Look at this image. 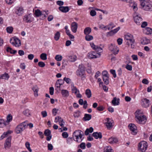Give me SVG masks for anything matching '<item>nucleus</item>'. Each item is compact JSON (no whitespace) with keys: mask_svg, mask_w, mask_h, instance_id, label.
<instances>
[{"mask_svg":"<svg viewBox=\"0 0 152 152\" xmlns=\"http://www.w3.org/2000/svg\"><path fill=\"white\" fill-rule=\"evenodd\" d=\"M136 120L140 124H144L146 121V116L143 115L141 110H137L135 113Z\"/></svg>","mask_w":152,"mask_h":152,"instance_id":"obj_1","label":"nucleus"},{"mask_svg":"<svg viewBox=\"0 0 152 152\" xmlns=\"http://www.w3.org/2000/svg\"><path fill=\"white\" fill-rule=\"evenodd\" d=\"M125 39L128 41L126 42V45L129 47L130 45L131 48H134L135 47L134 45L135 40L133 36L129 33H127L125 35Z\"/></svg>","mask_w":152,"mask_h":152,"instance_id":"obj_2","label":"nucleus"},{"mask_svg":"<svg viewBox=\"0 0 152 152\" xmlns=\"http://www.w3.org/2000/svg\"><path fill=\"white\" fill-rule=\"evenodd\" d=\"M83 133L80 130L75 131L73 133L72 138L73 140L78 142H80L83 139Z\"/></svg>","mask_w":152,"mask_h":152,"instance_id":"obj_3","label":"nucleus"},{"mask_svg":"<svg viewBox=\"0 0 152 152\" xmlns=\"http://www.w3.org/2000/svg\"><path fill=\"white\" fill-rule=\"evenodd\" d=\"M76 75L80 77L82 80L86 79V74L84 67L80 65L78 69L76 72Z\"/></svg>","mask_w":152,"mask_h":152,"instance_id":"obj_4","label":"nucleus"},{"mask_svg":"<svg viewBox=\"0 0 152 152\" xmlns=\"http://www.w3.org/2000/svg\"><path fill=\"white\" fill-rule=\"evenodd\" d=\"M140 8L146 11H149L152 8V2L148 1L140 4Z\"/></svg>","mask_w":152,"mask_h":152,"instance_id":"obj_5","label":"nucleus"},{"mask_svg":"<svg viewBox=\"0 0 152 152\" xmlns=\"http://www.w3.org/2000/svg\"><path fill=\"white\" fill-rule=\"evenodd\" d=\"M148 144L145 141H142L139 143L138 146V150L141 152H145L147 149Z\"/></svg>","mask_w":152,"mask_h":152,"instance_id":"obj_6","label":"nucleus"},{"mask_svg":"<svg viewBox=\"0 0 152 152\" xmlns=\"http://www.w3.org/2000/svg\"><path fill=\"white\" fill-rule=\"evenodd\" d=\"M27 127V124L23 122L17 126L15 129V132L17 134L20 133Z\"/></svg>","mask_w":152,"mask_h":152,"instance_id":"obj_7","label":"nucleus"},{"mask_svg":"<svg viewBox=\"0 0 152 152\" xmlns=\"http://www.w3.org/2000/svg\"><path fill=\"white\" fill-rule=\"evenodd\" d=\"M10 43L14 46L18 47L21 45L20 40L18 38L14 37L10 40Z\"/></svg>","mask_w":152,"mask_h":152,"instance_id":"obj_8","label":"nucleus"},{"mask_svg":"<svg viewBox=\"0 0 152 152\" xmlns=\"http://www.w3.org/2000/svg\"><path fill=\"white\" fill-rule=\"evenodd\" d=\"M108 48L109 50L115 55L117 54L119 52V49L117 47L112 44L108 45Z\"/></svg>","mask_w":152,"mask_h":152,"instance_id":"obj_9","label":"nucleus"},{"mask_svg":"<svg viewBox=\"0 0 152 152\" xmlns=\"http://www.w3.org/2000/svg\"><path fill=\"white\" fill-rule=\"evenodd\" d=\"M101 54L100 52L96 53L95 51H91L88 54V56L89 58H96L99 57Z\"/></svg>","mask_w":152,"mask_h":152,"instance_id":"obj_10","label":"nucleus"},{"mask_svg":"<svg viewBox=\"0 0 152 152\" xmlns=\"http://www.w3.org/2000/svg\"><path fill=\"white\" fill-rule=\"evenodd\" d=\"M11 137H8L6 140L4 144V147L5 149L9 148L11 146Z\"/></svg>","mask_w":152,"mask_h":152,"instance_id":"obj_11","label":"nucleus"},{"mask_svg":"<svg viewBox=\"0 0 152 152\" xmlns=\"http://www.w3.org/2000/svg\"><path fill=\"white\" fill-rule=\"evenodd\" d=\"M134 19L135 22L138 25H140L142 21V18L136 13L134 14Z\"/></svg>","mask_w":152,"mask_h":152,"instance_id":"obj_12","label":"nucleus"},{"mask_svg":"<svg viewBox=\"0 0 152 152\" xmlns=\"http://www.w3.org/2000/svg\"><path fill=\"white\" fill-rule=\"evenodd\" d=\"M129 128L132 133L133 134H135L137 133V127L134 124H130L129 125Z\"/></svg>","mask_w":152,"mask_h":152,"instance_id":"obj_13","label":"nucleus"},{"mask_svg":"<svg viewBox=\"0 0 152 152\" xmlns=\"http://www.w3.org/2000/svg\"><path fill=\"white\" fill-rule=\"evenodd\" d=\"M141 104L143 107H147L149 106V101L146 98H144L142 100Z\"/></svg>","mask_w":152,"mask_h":152,"instance_id":"obj_14","label":"nucleus"},{"mask_svg":"<svg viewBox=\"0 0 152 152\" xmlns=\"http://www.w3.org/2000/svg\"><path fill=\"white\" fill-rule=\"evenodd\" d=\"M107 122L106 123V126L109 130L111 129L113 127L112 124L113 122V121L110 119L109 118H106Z\"/></svg>","mask_w":152,"mask_h":152,"instance_id":"obj_15","label":"nucleus"},{"mask_svg":"<svg viewBox=\"0 0 152 152\" xmlns=\"http://www.w3.org/2000/svg\"><path fill=\"white\" fill-rule=\"evenodd\" d=\"M44 134L47 136L46 140L47 141H50L52 138L51 131L48 129L45 130L44 132Z\"/></svg>","mask_w":152,"mask_h":152,"instance_id":"obj_16","label":"nucleus"},{"mask_svg":"<svg viewBox=\"0 0 152 152\" xmlns=\"http://www.w3.org/2000/svg\"><path fill=\"white\" fill-rule=\"evenodd\" d=\"M78 24L76 22L72 23L71 25V30L74 33H76L77 31Z\"/></svg>","mask_w":152,"mask_h":152,"instance_id":"obj_17","label":"nucleus"},{"mask_svg":"<svg viewBox=\"0 0 152 152\" xmlns=\"http://www.w3.org/2000/svg\"><path fill=\"white\" fill-rule=\"evenodd\" d=\"M118 141V139L116 137H111L108 140V142L110 144L117 143Z\"/></svg>","mask_w":152,"mask_h":152,"instance_id":"obj_18","label":"nucleus"},{"mask_svg":"<svg viewBox=\"0 0 152 152\" xmlns=\"http://www.w3.org/2000/svg\"><path fill=\"white\" fill-rule=\"evenodd\" d=\"M141 44L143 45H147L150 42V40L145 37H143L140 39Z\"/></svg>","mask_w":152,"mask_h":152,"instance_id":"obj_19","label":"nucleus"},{"mask_svg":"<svg viewBox=\"0 0 152 152\" xmlns=\"http://www.w3.org/2000/svg\"><path fill=\"white\" fill-rule=\"evenodd\" d=\"M59 10L62 12L66 13L69 12V9L67 6H60L58 8Z\"/></svg>","mask_w":152,"mask_h":152,"instance_id":"obj_20","label":"nucleus"},{"mask_svg":"<svg viewBox=\"0 0 152 152\" xmlns=\"http://www.w3.org/2000/svg\"><path fill=\"white\" fill-rule=\"evenodd\" d=\"M92 135L96 139H101L102 137V133L100 132H94L93 133Z\"/></svg>","mask_w":152,"mask_h":152,"instance_id":"obj_21","label":"nucleus"},{"mask_svg":"<svg viewBox=\"0 0 152 152\" xmlns=\"http://www.w3.org/2000/svg\"><path fill=\"white\" fill-rule=\"evenodd\" d=\"M23 20L24 21L27 23H30L32 21L31 16L30 15H25L24 16Z\"/></svg>","mask_w":152,"mask_h":152,"instance_id":"obj_22","label":"nucleus"},{"mask_svg":"<svg viewBox=\"0 0 152 152\" xmlns=\"http://www.w3.org/2000/svg\"><path fill=\"white\" fill-rule=\"evenodd\" d=\"M32 90L34 92V96L36 97L38 95V92L39 90L37 86V85L34 86L32 87Z\"/></svg>","mask_w":152,"mask_h":152,"instance_id":"obj_23","label":"nucleus"},{"mask_svg":"<svg viewBox=\"0 0 152 152\" xmlns=\"http://www.w3.org/2000/svg\"><path fill=\"white\" fill-rule=\"evenodd\" d=\"M23 12V9L22 7H20L17 9L15 11L16 13L18 16L21 15Z\"/></svg>","mask_w":152,"mask_h":152,"instance_id":"obj_24","label":"nucleus"},{"mask_svg":"<svg viewBox=\"0 0 152 152\" xmlns=\"http://www.w3.org/2000/svg\"><path fill=\"white\" fill-rule=\"evenodd\" d=\"M12 133V132L10 130H8L6 132H4L3 134L1 136L0 139L1 140H2L4 138L6 137L8 134H11Z\"/></svg>","mask_w":152,"mask_h":152,"instance_id":"obj_25","label":"nucleus"},{"mask_svg":"<svg viewBox=\"0 0 152 152\" xmlns=\"http://www.w3.org/2000/svg\"><path fill=\"white\" fill-rule=\"evenodd\" d=\"M9 77L10 76L7 73H5L4 74L1 75L0 77V79L8 80Z\"/></svg>","mask_w":152,"mask_h":152,"instance_id":"obj_26","label":"nucleus"},{"mask_svg":"<svg viewBox=\"0 0 152 152\" xmlns=\"http://www.w3.org/2000/svg\"><path fill=\"white\" fill-rule=\"evenodd\" d=\"M119 99H118L117 101L116 97H114L112 101L113 104L114 106L118 105L119 104Z\"/></svg>","mask_w":152,"mask_h":152,"instance_id":"obj_27","label":"nucleus"},{"mask_svg":"<svg viewBox=\"0 0 152 152\" xmlns=\"http://www.w3.org/2000/svg\"><path fill=\"white\" fill-rule=\"evenodd\" d=\"M104 152H113V151L110 146L105 147L104 149Z\"/></svg>","mask_w":152,"mask_h":152,"instance_id":"obj_28","label":"nucleus"},{"mask_svg":"<svg viewBox=\"0 0 152 152\" xmlns=\"http://www.w3.org/2000/svg\"><path fill=\"white\" fill-rule=\"evenodd\" d=\"M85 94L87 98H91L92 96V93L91 90L89 89H87L85 91Z\"/></svg>","mask_w":152,"mask_h":152,"instance_id":"obj_29","label":"nucleus"},{"mask_svg":"<svg viewBox=\"0 0 152 152\" xmlns=\"http://www.w3.org/2000/svg\"><path fill=\"white\" fill-rule=\"evenodd\" d=\"M61 93L64 97H67L69 95L68 91L66 90H62L61 91Z\"/></svg>","mask_w":152,"mask_h":152,"instance_id":"obj_30","label":"nucleus"},{"mask_svg":"<svg viewBox=\"0 0 152 152\" xmlns=\"http://www.w3.org/2000/svg\"><path fill=\"white\" fill-rule=\"evenodd\" d=\"M6 51L7 52H9L11 54H15L17 53V51L15 50H13L12 49L9 47L7 48Z\"/></svg>","mask_w":152,"mask_h":152,"instance_id":"obj_31","label":"nucleus"},{"mask_svg":"<svg viewBox=\"0 0 152 152\" xmlns=\"http://www.w3.org/2000/svg\"><path fill=\"white\" fill-rule=\"evenodd\" d=\"M91 29L90 27H86L84 30V33L85 35L89 34L91 32Z\"/></svg>","mask_w":152,"mask_h":152,"instance_id":"obj_32","label":"nucleus"},{"mask_svg":"<svg viewBox=\"0 0 152 152\" xmlns=\"http://www.w3.org/2000/svg\"><path fill=\"white\" fill-rule=\"evenodd\" d=\"M94 129L92 127H91L89 129H87L85 132V134L86 135H87L89 133H92Z\"/></svg>","mask_w":152,"mask_h":152,"instance_id":"obj_33","label":"nucleus"},{"mask_svg":"<svg viewBox=\"0 0 152 152\" xmlns=\"http://www.w3.org/2000/svg\"><path fill=\"white\" fill-rule=\"evenodd\" d=\"M91 115L89 114H86L84 115V117L83 118V120L85 121H89L91 119Z\"/></svg>","mask_w":152,"mask_h":152,"instance_id":"obj_34","label":"nucleus"},{"mask_svg":"<svg viewBox=\"0 0 152 152\" xmlns=\"http://www.w3.org/2000/svg\"><path fill=\"white\" fill-rule=\"evenodd\" d=\"M77 57L75 56H71L68 57V60L69 61L74 62L76 60Z\"/></svg>","mask_w":152,"mask_h":152,"instance_id":"obj_35","label":"nucleus"},{"mask_svg":"<svg viewBox=\"0 0 152 152\" xmlns=\"http://www.w3.org/2000/svg\"><path fill=\"white\" fill-rule=\"evenodd\" d=\"M60 36V34L59 32L58 31L54 35V39L56 41H58Z\"/></svg>","mask_w":152,"mask_h":152,"instance_id":"obj_36","label":"nucleus"},{"mask_svg":"<svg viewBox=\"0 0 152 152\" xmlns=\"http://www.w3.org/2000/svg\"><path fill=\"white\" fill-rule=\"evenodd\" d=\"M107 28L109 30L113 29L115 27V25L113 23H110L107 26Z\"/></svg>","mask_w":152,"mask_h":152,"instance_id":"obj_37","label":"nucleus"},{"mask_svg":"<svg viewBox=\"0 0 152 152\" xmlns=\"http://www.w3.org/2000/svg\"><path fill=\"white\" fill-rule=\"evenodd\" d=\"M109 76L103 77V80L106 85H108L109 83Z\"/></svg>","mask_w":152,"mask_h":152,"instance_id":"obj_38","label":"nucleus"},{"mask_svg":"<svg viewBox=\"0 0 152 152\" xmlns=\"http://www.w3.org/2000/svg\"><path fill=\"white\" fill-rule=\"evenodd\" d=\"M145 30L146 31V34L148 35L151 34H152V29L150 28H146Z\"/></svg>","mask_w":152,"mask_h":152,"instance_id":"obj_39","label":"nucleus"},{"mask_svg":"<svg viewBox=\"0 0 152 152\" xmlns=\"http://www.w3.org/2000/svg\"><path fill=\"white\" fill-rule=\"evenodd\" d=\"M42 11L40 10L37 9L35 10V14L36 16L38 17L41 15Z\"/></svg>","mask_w":152,"mask_h":152,"instance_id":"obj_40","label":"nucleus"},{"mask_svg":"<svg viewBox=\"0 0 152 152\" xmlns=\"http://www.w3.org/2000/svg\"><path fill=\"white\" fill-rule=\"evenodd\" d=\"M72 90L73 93L76 94L77 92H79V90L75 86H73L72 87Z\"/></svg>","mask_w":152,"mask_h":152,"instance_id":"obj_41","label":"nucleus"},{"mask_svg":"<svg viewBox=\"0 0 152 152\" xmlns=\"http://www.w3.org/2000/svg\"><path fill=\"white\" fill-rule=\"evenodd\" d=\"M13 30V28L12 26L8 27L6 28V30L7 33L10 34L11 33Z\"/></svg>","mask_w":152,"mask_h":152,"instance_id":"obj_42","label":"nucleus"},{"mask_svg":"<svg viewBox=\"0 0 152 152\" xmlns=\"http://www.w3.org/2000/svg\"><path fill=\"white\" fill-rule=\"evenodd\" d=\"M86 39L88 41H90L93 39V37L89 34L86 35L85 37Z\"/></svg>","mask_w":152,"mask_h":152,"instance_id":"obj_43","label":"nucleus"},{"mask_svg":"<svg viewBox=\"0 0 152 152\" xmlns=\"http://www.w3.org/2000/svg\"><path fill=\"white\" fill-rule=\"evenodd\" d=\"M56 60L58 61H61L62 59V56L60 55H56L55 57Z\"/></svg>","mask_w":152,"mask_h":152,"instance_id":"obj_44","label":"nucleus"},{"mask_svg":"<svg viewBox=\"0 0 152 152\" xmlns=\"http://www.w3.org/2000/svg\"><path fill=\"white\" fill-rule=\"evenodd\" d=\"M73 140L72 137H69L66 140V142L67 144L71 145L73 142Z\"/></svg>","mask_w":152,"mask_h":152,"instance_id":"obj_45","label":"nucleus"},{"mask_svg":"<svg viewBox=\"0 0 152 152\" xmlns=\"http://www.w3.org/2000/svg\"><path fill=\"white\" fill-rule=\"evenodd\" d=\"M41 58L43 60H45L47 59V55L45 53L41 54L40 56Z\"/></svg>","mask_w":152,"mask_h":152,"instance_id":"obj_46","label":"nucleus"},{"mask_svg":"<svg viewBox=\"0 0 152 152\" xmlns=\"http://www.w3.org/2000/svg\"><path fill=\"white\" fill-rule=\"evenodd\" d=\"M25 145L26 148L28 149V150L30 152L32 151V150L30 147V143L28 142H26V143Z\"/></svg>","mask_w":152,"mask_h":152,"instance_id":"obj_47","label":"nucleus"},{"mask_svg":"<svg viewBox=\"0 0 152 152\" xmlns=\"http://www.w3.org/2000/svg\"><path fill=\"white\" fill-rule=\"evenodd\" d=\"M48 11H42L41 15H44V17L45 18L47 16V15L48 14Z\"/></svg>","mask_w":152,"mask_h":152,"instance_id":"obj_48","label":"nucleus"},{"mask_svg":"<svg viewBox=\"0 0 152 152\" xmlns=\"http://www.w3.org/2000/svg\"><path fill=\"white\" fill-rule=\"evenodd\" d=\"M91 46L93 49L94 50H97L98 47L97 46L95 45L93 43L90 44Z\"/></svg>","mask_w":152,"mask_h":152,"instance_id":"obj_49","label":"nucleus"},{"mask_svg":"<svg viewBox=\"0 0 152 152\" xmlns=\"http://www.w3.org/2000/svg\"><path fill=\"white\" fill-rule=\"evenodd\" d=\"M23 113L25 115L27 116H28L30 115L29 111L28 110H26L23 112Z\"/></svg>","mask_w":152,"mask_h":152,"instance_id":"obj_50","label":"nucleus"},{"mask_svg":"<svg viewBox=\"0 0 152 152\" xmlns=\"http://www.w3.org/2000/svg\"><path fill=\"white\" fill-rule=\"evenodd\" d=\"M38 65L41 67H43L45 66V63L42 61H40L39 62Z\"/></svg>","mask_w":152,"mask_h":152,"instance_id":"obj_51","label":"nucleus"},{"mask_svg":"<svg viewBox=\"0 0 152 152\" xmlns=\"http://www.w3.org/2000/svg\"><path fill=\"white\" fill-rule=\"evenodd\" d=\"M110 71V73L113 75L114 77L115 78L116 77L115 71L114 69H111Z\"/></svg>","mask_w":152,"mask_h":152,"instance_id":"obj_52","label":"nucleus"},{"mask_svg":"<svg viewBox=\"0 0 152 152\" xmlns=\"http://www.w3.org/2000/svg\"><path fill=\"white\" fill-rule=\"evenodd\" d=\"M54 89L53 87H50L49 88V92L51 95H53L54 94Z\"/></svg>","mask_w":152,"mask_h":152,"instance_id":"obj_53","label":"nucleus"},{"mask_svg":"<svg viewBox=\"0 0 152 152\" xmlns=\"http://www.w3.org/2000/svg\"><path fill=\"white\" fill-rule=\"evenodd\" d=\"M80 147L82 149H84L86 148V144L84 142L81 143L80 145Z\"/></svg>","mask_w":152,"mask_h":152,"instance_id":"obj_54","label":"nucleus"},{"mask_svg":"<svg viewBox=\"0 0 152 152\" xmlns=\"http://www.w3.org/2000/svg\"><path fill=\"white\" fill-rule=\"evenodd\" d=\"M12 116L11 114L8 115L7 117V120L8 121L10 122L12 120Z\"/></svg>","mask_w":152,"mask_h":152,"instance_id":"obj_55","label":"nucleus"},{"mask_svg":"<svg viewBox=\"0 0 152 152\" xmlns=\"http://www.w3.org/2000/svg\"><path fill=\"white\" fill-rule=\"evenodd\" d=\"M126 68L127 70L129 71H131L132 69V65L127 64L126 66Z\"/></svg>","mask_w":152,"mask_h":152,"instance_id":"obj_56","label":"nucleus"},{"mask_svg":"<svg viewBox=\"0 0 152 152\" xmlns=\"http://www.w3.org/2000/svg\"><path fill=\"white\" fill-rule=\"evenodd\" d=\"M62 136L64 138H67L68 137V134L67 132H64L62 133Z\"/></svg>","mask_w":152,"mask_h":152,"instance_id":"obj_57","label":"nucleus"},{"mask_svg":"<svg viewBox=\"0 0 152 152\" xmlns=\"http://www.w3.org/2000/svg\"><path fill=\"white\" fill-rule=\"evenodd\" d=\"M15 1V0H5L7 4H12Z\"/></svg>","mask_w":152,"mask_h":152,"instance_id":"obj_58","label":"nucleus"},{"mask_svg":"<svg viewBox=\"0 0 152 152\" xmlns=\"http://www.w3.org/2000/svg\"><path fill=\"white\" fill-rule=\"evenodd\" d=\"M97 110L99 111H102L104 109V107L102 106H99L96 108Z\"/></svg>","mask_w":152,"mask_h":152,"instance_id":"obj_59","label":"nucleus"},{"mask_svg":"<svg viewBox=\"0 0 152 152\" xmlns=\"http://www.w3.org/2000/svg\"><path fill=\"white\" fill-rule=\"evenodd\" d=\"M48 148L49 150L51 151L53 149V147L51 144L49 143L48 145Z\"/></svg>","mask_w":152,"mask_h":152,"instance_id":"obj_60","label":"nucleus"},{"mask_svg":"<svg viewBox=\"0 0 152 152\" xmlns=\"http://www.w3.org/2000/svg\"><path fill=\"white\" fill-rule=\"evenodd\" d=\"M102 75L103 77L104 76H109V74L107 71L104 70L102 72Z\"/></svg>","mask_w":152,"mask_h":152,"instance_id":"obj_61","label":"nucleus"},{"mask_svg":"<svg viewBox=\"0 0 152 152\" xmlns=\"http://www.w3.org/2000/svg\"><path fill=\"white\" fill-rule=\"evenodd\" d=\"M63 80L65 81L67 83L69 84V83L71 81V79L65 77L64 78Z\"/></svg>","mask_w":152,"mask_h":152,"instance_id":"obj_62","label":"nucleus"},{"mask_svg":"<svg viewBox=\"0 0 152 152\" xmlns=\"http://www.w3.org/2000/svg\"><path fill=\"white\" fill-rule=\"evenodd\" d=\"M132 7L133 8L134 11H136L137 10L138 8L137 7V5L135 3H134L132 6Z\"/></svg>","mask_w":152,"mask_h":152,"instance_id":"obj_63","label":"nucleus"},{"mask_svg":"<svg viewBox=\"0 0 152 152\" xmlns=\"http://www.w3.org/2000/svg\"><path fill=\"white\" fill-rule=\"evenodd\" d=\"M114 34L113 32V31L112 30H111L107 33V37H109L110 36H112Z\"/></svg>","mask_w":152,"mask_h":152,"instance_id":"obj_64","label":"nucleus"}]
</instances>
